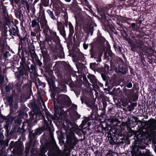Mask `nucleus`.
I'll list each match as a JSON object with an SVG mask.
<instances>
[{"instance_id":"nucleus-1","label":"nucleus","mask_w":156,"mask_h":156,"mask_svg":"<svg viewBox=\"0 0 156 156\" xmlns=\"http://www.w3.org/2000/svg\"><path fill=\"white\" fill-rule=\"evenodd\" d=\"M100 44L101 47L99 48V51H98L95 50L93 47H92L90 50V54L91 55V57L94 58L95 59H98L96 61L98 62H101V57L105 49L103 40H101Z\"/></svg>"},{"instance_id":"nucleus-2","label":"nucleus","mask_w":156,"mask_h":156,"mask_svg":"<svg viewBox=\"0 0 156 156\" xmlns=\"http://www.w3.org/2000/svg\"><path fill=\"white\" fill-rule=\"evenodd\" d=\"M56 100L59 106L62 108L69 107L71 104V101L69 97L64 94L58 95Z\"/></svg>"},{"instance_id":"nucleus-3","label":"nucleus","mask_w":156,"mask_h":156,"mask_svg":"<svg viewBox=\"0 0 156 156\" xmlns=\"http://www.w3.org/2000/svg\"><path fill=\"white\" fill-rule=\"evenodd\" d=\"M51 37L53 41L56 43L55 45L56 49L59 50V52L61 53H63V48L60 43V39L57 35L55 31L50 30Z\"/></svg>"},{"instance_id":"nucleus-4","label":"nucleus","mask_w":156,"mask_h":156,"mask_svg":"<svg viewBox=\"0 0 156 156\" xmlns=\"http://www.w3.org/2000/svg\"><path fill=\"white\" fill-rule=\"evenodd\" d=\"M66 139L67 144L71 148H73L74 146L77 144V139L75 137L74 134L73 132H71L67 135Z\"/></svg>"},{"instance_id":"nucleus-5","label":"nucleus","mask_w":156,"mask_h":156,"mask_svg":"<svg viewBox=\"0 0 156 156\" xmlns=\"http://www.w3.org/2000/svg\"><path fill=\"white\" fill-rule=\"evenodd\" d=\"M29 68L23 66L20 67L18 71V73L16 75V77L18 79L20 78H25L28 76V72Z\"/></svg>"},{"instance_id":"nucleus-6","label":"nucleus","mask_w":156,"mask_h":156,"mask_svg":"<svg viewBox=\"0 0 156 156\" xmlns=\"http://www.w3.org/2000/svg\"><path fill=\"white\" fill-rule=\"evenodd\" d=\"M48 152V155L50 156H67L64 151L62 152L57 147H55L52 150H49Z\"/></svg>"},{"instance_id":"nucleus-7","label":"nucleus","mask_w":156,"mask_h":156,"mask_svg":"<svg viewBox=\"0 0 156 156\" xmlns=\"http://www.w3.org/2000/svg\"><path fill=\"white\" fill-rule=\"evenodd\" d=\"M13 151L15 153L17 154L19 156L21 154L23 150V146L22 144L19 142H16L13 144Z\"/></svg>"},{"instance_id":"nucleus-8","label":"nucleus","mask_w":156,"mask_h":156,"mask_svg":"<svg viewBox=\"0 0 156 156\" xmlns=\"http://www.w3.org/2000/svg\"><path fill=\"white\" fill-rule=\"evenodd\" d=\"M50 129L48 123H47L46 121L44 119V123H43L42 127L41 128L37 129L35 131V133L37 135H40L42 133L43 131L45 129L49 131L50 130Z\"/></svg>"},{"instance_id":"nucleus-9","label":"nucleus","mask_w":156,"mask_h":156,"mask_svg":"<svg viewBox=\"0 0 156 156\" xmlns=\"http://www.w3.org/2000/svg\"><path fill=\"white\" fill-rule=\"evenodd\" d=\"M57 26L58 30L59 31L60 34L63 37L66 38V34L64 24L61 22L58 21L57 23Z\"/></svg>"},{"instance_id":"nucleus-10","label":"nucleus","mask_w":156,"mask_h":156,"mask_svg":"<svg viewBox=\"0 0 156 156\" xmlns=\"http://www.w3.org/2000/svg\"><path fill=\"white\" fill-rule=\"evenodd\" d=\"M33 114L32 113L30 115V118L31 120L34 119V116H36L37 114L40 112V110L39 108L36 105H34L33 107Z\"/></svg>"},{"instance_id":"nucleus-11","label":"nucleus","mask_w":156,"mask_h":156,"mask_svg":"<svg viewBox=\"0 0 156 156\" xmlns=\"http://www.w3.org/2000/svg\"><path fill=\"white\" fill-rule=\"evenodd\" d=\"M98 10L99 12L102 17H104L105 14L108 15L107 8L105 7H101L100 9H98Z\"/></svg>"},{"instance_id":"nucleus-12","label":"nucleus","mask_w":156,"mask_h":156,"mask_svg":"<svg viewBox=\"0 0 156 156\" xmlns=\"http://www.w3.org/2000/svg\"><path fill=\"white\" fill-rule=\"evenodd\" d=\"M134 42L138 46L139 49L140 50H143L144 49L143 45L144 42L142 40L135 39Z\"/></svg>"},{"instance_id":"nucleus-13","label":"nucleus","mask_w":156,"mask_h":156,"mask_svg":"<svg viewBox=\"0 0 156 156\" xmlns=\"http://www.w3.org/2000/svg\"><path fill=\"white\" fill-rule=\"evenodd\" d=\"M15 13L16 18H18L21 21L23 20V15L22 13V11L20 9L15 10Z\"/></svg>"},{"instance_id":"nucleus-14","label":"nucleus","mask_w":156,"mask_h":156,"mask_svg":"<svg viewBox=\"0 0 156 156\" xmlns=\"http://www.w3.org/2000/svg\"><path fill=\"white\" fill-rule=\"evenodd\" d=\"M46 117L47 119L48 120V121L45 119L44 118V119L46 121L47 123H48L49 124V126L50 127L51 126V119H52V116L48 112H46Z\"/></svg>"},{"instance_id":"nucleus-15","label":"nucleus","mask_w":156,"mask_h":156,"mask_svg":"<svg viewBox=\"0 0 156 156\" xmlns=\"http://www.w3.org/2000/svg\"><path fill=\"white\" fill-rule=\"evenodd\" d=\"M131 90L126 89H125V95L126 96V97L127 98V99L129 102H130L132 101L131 98L132 95L131 94Z\"/></svg>"},{"instance_id":"nucleus-16","label":"nucleus","mask_w":156,"mask_h":156,"mask_svg":"<svg viewBox=\"0 0 156 156\" xmlns=\"http://www.w3.org/2000/svg\"><path fill=\"white\" fill-rule=\"evenodd\" d=\"M31 26L33 28L37 27V29H40V26L39 23L37 21V20L35 19H34L31 21Z\"/></svg>"},{"instance_id":"nucleus-17","label":"nucleus","mask_w":156,"mask_h":156,"mask_svg":"<svg viewBox=\"0 0 156 156\" xmlns=\"http://www.w3.org/2000/svg\"><path fill=\"white\" fill-rule=\"evenodd\" d=\"M87 78L90 80V82L94 85H97V80L95 76L93 75H89L87 76Z\"/></svg>"},{"instance_id":"nucleus-18","label":"nucleus","mask_w":156,"mask_h":156,"mask_svg":"<svg viewBox=\"0 0 156 156\" xmlns=\"http://www.w3.org/2000/svg\"><path fill=\"white\" fill-rule=\"evenodd\" d=\"M85 103L87 107L92 108L94 105V104L92 100L89 98L86 99L85 101Z\"/></svg>"},{"instance_id":"nucleus-19","label":"nucleus","mask_w":156,"mask_h":156,"mask_svg":"<svg viewBox=\"0 0 156 156\" xmlns=\"http://www.w3.org/2000/svg\"><path fill=\"white\" fill-rule=\"evenodd\" d=\"M48 148V146L47 144L43 146L41 149V155H43L44 153L47 151Z\"/></svg>"},{"instance_id":"nucleus-20","label":"nucleus","mask_w":156,"mask_h":156,"mask_svg":"<svg viewBox=\"0 0 156 156\" xmlns=\"http://www.w3.org/2000/svg\"><path fill=\"white\" fill-rule=\"evenodd\" d=\"M131 41H129V43L131 44V50L134 52H135L136 51H137V48H138V46L136 45V44L134 43L132 44Z\"/></svg>"},{"instance_id":"nucleus-21","label":"nucleus","mask_w":156,"mask_h":156,"mask_svg":"<svg viewBox=\"0 0 156 156\" xmlns=\"http://www.w3.org/2000/svg\"><path fill=\"white\" fill-rule=\"evenodd\" d=\"M49 17L53 20H56L57 19L54 16L53 11L49 10H48L46 11Z\"/></svg>"},{"instance_id":"nucleus-22","label":"nucleus","mask_w":156,"mask_h":156,"mask_svg":"<svg viewBox=\"0 0 156 156\" xmlns=\"http://www.w3.org/2000/svg\"><path fill=\"white\" fill-rule=\"evenodd\" d=\"M30 54L32 59L33 61L37 60V59L38 58L37 55L35 53V51L34 50H32V51H31L30 52Z\"/></svg>"},{"instance_id":"nucleus-23","label":"nucleus","mask_w":156,"mask_h":156,"mask_svg":"<svg viewBox=\"0 0 156 156\" xmlns=\"http://www.w3.org/2000/svg\"><path fill=\"white\" fill-rule=\"evenodd\" d=\"M4 127L5 129V132L7 135V136L9 135L10 134L9 131L10 129V127L9 126V123H7L4 126Z\"/></svg>"},{"instance_id":"nucleus-24","label":"nucleus","mask_w":156,"mask_h":156,"mask_svg":"<svg viewBox=\"0 0 156 156\" xmlns=\"http://www.w3.org/2000/svg\"><path fill=\"white\" fill-rule=\"evenodd\" d=\"M40 29H37L36 27L33 29V31L31 32V35L33 37H36L38 34Z\"/></svg>"},{"instance_id":"nucleus-25","label":"nucleus","mask_w":156,"mask_h":156,"mask_svg":"<svg viewBox=\"0 0 156 156\" xmlns=\"http://www.w3.org/2000/svg\"><path fill=\"white\" fill-rule=\"evenodd\" d=\"M69 35L72 36L74 32L73 27L70 22L69 23Z\"/></svg>"},{"instance_id":"nucleus-26","label":"nucleus","mask_w":156,"mask_h":156,"mask_svg":"<svg viewBox=\"0 0 156 156\" xmlns=\"http://www.w3.org/2000/svg\"><path fill=\"white\" fill-rule=\"evenodd\" d=\"M4 15L3 16V17L6 21V23H9L10 22V20L8 14L7 13H5L4 11H3Z\"/></svg>"},{"instance_id":"nucleus-27","label":"nucleus","mask_w":156,"mask_h":156,"mask_svg":"<svg viewBox=\"0 0 156 156\" xmlns=\"http://www.w3.org/2000/svg\"><path fill=\"white\" fill-rule=\"evenodd\" d=\"M35 84L36 87L37 88H38V87L39 86H44V84L41 82L38 79L36 80Z\"/></svg>"},{"instance_id":"nucleus-28","label":"nucleus","mask_w":156,"mask_h":156,"mask_svg":"<svg viewBox=\"0 0 156 156\" xmlns=\"http://www.w3.org/2000/svg\"><path fill=\"white\" fill-rule=\"evenodd\" d=\"M41 4L44 6L47 7L49 6V0H41Z\"/></svg>"},{"instance_id":"nucleus-29","label":"nucleus","mask_w":156,"mask_h":156,"mask_svg":"<svg viewBox=\"0 0 156 156\" xmlns=\"http://www.w3.org/2000/svg\"><path fill=\"white\" fill-rule=\"evenodd\" d=\"M41 20L42 21L44 24H46L47 23V21L45 19V15L44 13L43 12L41 16Z\"/></svg>"},{"instance_id":"nucleus-30","label":"nucleus","mask_w":156,"mask_h":156,"mask_svg":"<svg viewBox=\"0 0 156 156\" xmlns=\"http://www.w3.org/2000/svg\"><path fill=\"white\" fill-rule=\"evenodd\" d=\"M36 135H37L36 134V133H35V132L34 133L30 134L29 137L30 141L31 142L35 138Z\"/></svg>"},{"instance_id":"nucleus-31","label":"nucleus","mask_w":156,"mask_h":156,"mask_svg":"<svg viewBox=\"0 0 156 156\" xmlns=\"http://www.w3.org/2000/svg\"><path fill=\"white\" fill-rule=\"evenodd\" d=\"M48 84L50 86H52L53 87L54 84V80L51 78H49L48 80Z\"/></svg>"},{"instance_id":"nucleus-32","label":"nucleus","mask_w":156,"mask_h":156,"mask_svg":"<svg viewBox=\"0 0 156 156\" xmlns=\"http://www.w3.org/2000/svg\"><path fill=\"white\" fill-rule=\"evenodd\" d=\"M41 52L44 58H47L48 54L47 50L45 49H41Z\"/></svg>"},{"instance_id":"nucleus-33","label":"nucleus","mask_w":156,"mask_h":156,"mask_svg":"<svg viewBox=\"0 0 156 156\" xmlns=\"http://www.w3.org/2000/svg\"><path fill=\"white\" fill-rule=\"evenodd\" d=\"M97 64L95 63H91L90 64V68L93 70H95L97 68Z\"/></svg>"},{"instance_id":"nucleus-34","label":"nucleus","mask_w":156,"mask_h":156,"mask_svg":"<svg viewBox=\"0 0 156 156\" xmlns=\"http://www.w3.org/2000/svg\"><path fill=\"white\" fill-rule=\"evenodd\" d=\"M147 124L150 126H153L155 123V122L154 119H152L149 120L147 122Z\"/></svg>"},{"instance_id":"nucleus-35","label":"nucleus","mask_w":156,"mask_h":156,"mask_svg":"<svg viewBox=\"0 0 156 156\" xmlns=\"http://www.w3.org/2000/svg\"><path fill=\"white\" fill-rule=\"evenodd\" d=\"M93 27V26H92L88 28L87 30V34H90L91 36L92 35L94 30Z\"/></svg>"},{"instance_id":"nucleus-36","label":"nucleus","mask_w":156,"mask_h":156,"mask_svg":"<svg viewBox=\"0 0 156 156\" xmlns=\"http://www.w3.org/2000/svg\"><path fill=\"white\" fill-rule=\"evenodd\" d=\"M9 29H11L12 31L18 34L19 30L17 26H14V27H12L11 28H10Z\"/></svg>"},{"instance_id":"nucleus-37","label":"nucleus","mask_w":156,"mask_h":156,"mask_svg":"<svg viewBox=\"0 0 156 156\" xmlns=\"http://www.w3.org/2000/svg\"><path fill=\"white\" fill-rule=\"evenodd\" d=\"M60 88L62 92L66 91V86L64 84H62L60 86Z\"/></svg>"},{"instance_id":"nucleus-38","label":"nucleus","mask_w":156,"mask_h":156,"mask_svg":"<svg viewBox=\"0 0 156 156\" xmlns=\"http://www.w3.org/2000/svg\"><path fill=\"white\" fill-rule=\"evenodd\" d=\"M8 101L9 106H11L12 105L13 98L12 97H9L8 98Z\"/></svg>"},{"instance_id":"nucleus-39","label":"nucleus","mask_w":156,"mask_h":156,"mask_svg":"<svg viewBox=\"0 0 156 156\" xmlns=\"http://www.w3.org/2000/svg\"><path fill=\"white\" fill-rule=\"evenodd\" d=\"M0 119H3L4 120H8V118L6 116L3 115L1 113V110L0 109Z\"/></svg>"},{"instance_id":"nucleus-40","label":"nucleus","mask_w":156,"mask_h":156,"mask_svg":"<svg viewBox=\"0 0 156 156\" xmlns=\"http://www.w3.org/2000/svg\"><path fill=\"white\" fill-rule=\"evenodd\" d=\"M29 124L27 122H25L23 123V124L22 125V127L23 128H24L26 126V129H27L28 128Z\"/></svg>"},{"instance_id":"nucleus-41","label":"nucleus","mask_w":156,"mask_h":156,"mask_svg":"<svg viewBox=\"0 0 156 156\" xmlns=\"http://www.w3.org/2000/svg\"><path fill=\"white\" fill-rule=\"evenodd\" d=\"M4 81V77L0 74V85H2Z\"/></svg>"},{"instance_id":"nucleus-42","label":"nucleus","mask_w":156,"mask_h":156,"mask_svg":"<svg viewBox=\"0 0 156 156\" xmlns=\"http://www.w3.org/2000/svg\"><path fill=\"white\" fill-rule=\"evenodd\" d=\"M9 32H10V35L12 36V35L15 36H18V34L14 32H13L12 31V30L11 29H9Z\"/></svg>"},{"instance_id":"nucleus-43","label":"nucleus","mask_w":156,"mask_h":156,"mask_svg":"<svg viewBox=\"0 0 156 156\" xmlns=\"http://www.w3.org/2000/svg\"><path fill=\"white\" fill-rule=\"evenodd\" d=\"M10 55V54L9 52L7 51H6L4 54L3 56L4 58H7Z\"/></svg>"},{"instance_id":"nucleus-44","label":"nucleus","mask_w":156,"mask_h":156,"mask_svg":"<svg viewBox=\"0 0 156 156\" xmlns=\"http://www.w3.org/2000/svg\"><path fill=\"white\" fill-rule=\"evenodd\" d=\"M151 133L152 136H156V126L154 129L152 131Z\"/></svg>"},{"instance_id":"nucleus-45","label":"nucleus","mask_w":156,"mask_h":156,"mask_svg":"<svg viewBox=\"0 0 156 156\" xmlns=\"http://www.w3.org/2000/svg\"><path fill=\"white\" fill-rule=\"evenodd\" d=\"M128 99H126V100H123L122 101V105L124 107H126L128 105V102L127 101Z\"/></svg>"},{"instance_id":"nucleus-46","label":"nucleus","mask_w":156,"mask_h":156,"mask_svg":"<svg viewBox=\"0 0 156 156\" xmlns=\"http://www.w3.org/2000/svg\"><path fill=\"white\" fill-rule=\"evenodd\" d=\"M18 131L22 134L25 131V130L24 128H23L22 127V128H18Z\"/></svg>"},{"instance_id":"nucleus-47","label":"nucleus","mask_w":156,"mask_h":156,"mask_svg":"<svg viewBox=\"0 0 156 156\" xmlns=\"http://www.w3.org/2000/svg\"><path fill=\"white\" fill-rule=\"evenodd\" d=\"M35 61L37 63V64L39 66H41L42 65V63L41 62L38 58L37 59V60H35Z\"/></svg>"},{"instance_id":"nucleus-48","label":"nucleus","mask_w":156,"mask_h":156,"mask_svg":"<svg viewBox=\"0 0 156 156\" xmlns=\"http://www.w3.org/2000/svg\"><path fill=\"white\" fill-rule=\"evenodd\" d=\"M74 115H75V116L76 117V118L79 119V118L80 117V115L77 112H75L74 113Z\"/></svg>"},{"instance_id":"nucleus-49","label":"nucleus","mask_w":156,"mask_h":156,"mask_svg":"<svg viewBox=\"0 0 156 156\" xmlns=\"http://www.w3.org/2000/svg\"><path fill=\"white\" fill-rule=\"evenodd\" d=\"M7 28H5L3 29L2 32V33L3 34V35L5 36H6L7 34Z\"/></svg>"},{"instance_id":"nucleus-50","label":"nucleus","mask_w":156,"mask_h":156,"mask_svg":"<svg viewBox=\"0 0 156 156\" xmlns=\"http://www.w3.org/2000/svg\"><path fill=\"white\" fill-rule=\"evenodd\" d=\"M10 87L9 86H6L5 87V90L7 92H9L10 90Z\"/></svg>"},{"instance_id":"nucleus-51","label":"nucleus","mask_w":156,"mask_h":156,"mask_svg":"<svg viewBox=\"0 0 156 156\" xmlns=\"http://www.w3.org/2000/svg\"><path fill=\"white\" fill-rule=\"evenodd\" d=\"M136 24L135 23H131V25L129 26V27L131 28H136Z\"/></svg>"},{"instance_id":"nucleus-52","label":"nucleus","mask_w":156,"mask_h":156,"mask_svg":"<svg viewBox=\"0 0 156 156\" xmlns=\"http://www.w3.org/2000/svg\"><path fill=\"white\" fill-rule=\"evenodd\" d=\"M86 99L87 98H86L85 97L81 98L80 99L81 101L82 104H83L84 102L85 103V101L86 100Z\"/></svg>"},{"instance_id":"nucleus-53","label":"nucleus","mask_w":156,"mask_h":156,"mask_svg":"<svg viewBox=\"0 0 156 156\" xmlns=\"http://www.w3.org/2000/svg\"><path fill=\"white\" fill-rule=\"evenodd\" d=\"M138 98V97L136 95H135L133 96V101H136Z\"/></svg>"},{"instance_id":"nucleus-54","label":"nucleus","mask_w":156,"mask_h":156,"mask_svg":"<svg viewBox=\"0 0 156 156\" xmlns=\"http://www.w3.org/2000/svg\"><path fill=\"white\" fill-rule=\"evenodd\" d=\"M4 136L3 135L2 133H0V141H2V140L4 138Z\"/></svg>"},{"instance_id":"nucleus-55","label":"nucleus","mask_w":156,"mask_h":156,"mask_svg":"<svg viewBox=\"0 0 156 156\" xmlns=\"http://www.w3.org/2000/svg\"><path fill=\"white\" fill-rule=\"evenodd\" d=\"M126 86L129 88H131L132 87V84L130 82L127 84Z\"/></svg>"},{"instance_id":"nucleus-56","label":"nucleus","mask_w":156,"mask_h":156,"mask_svg":"<svg viewBox=\"0 0 156 156\" xmlns=\"http://www.w3.org/2000/svg\"><path fill=\"white\" fill-rule=\"evenodd\" d=\"M15 123L16 125L17 126L20 125V120L19 119H17Z\"/></svg>"},{"instance_id":"nucleus-57","label":"nucleus","mask_w":156,"mask_h":156,"mask_svg":"<svg viewBox=\"0 0 156 156\" xmlns=\"http://www.w3.org/2000/svg\"><path fill=\"white\" fill-rule=\"evenodd\" d=\"M71 107L74 110H75L77 109V105L73 104L72 105Z\"/></svg>"},{"instance_id":"nucleus-58","label":"nucleus","mask_w":156,"mask_h":156,"mask_svg":"<svg viewBox=\"0 0 156 156\" xmlns=\"http://www.w3.org/2000/svg\"><path fill=\"white\" fill-rule=\"evenodd\" d=\"M108 55L111 57H112L113 56V54L112 51H108Z\"/></svg>"},{"instance_id":"nucleus-59","label":"nucleus","mask_w":156,"mask_h":156,"mask_svg":"<svg viewBox=\"0 0 156 156\" xmlns=\"http://www.w3.org/2000/svg\"><path fill=\"white\" fill-rule=\"evenodd\" d=\"M83 47L86 50L87 49L88 47V45L87 44H86L85 43H84L83 44Z\"/></svg>"},{"instance_id":"nucleus-60","label":"nucleus","mask_w":156,"mask_h":156,"mask_svg":"<svg viewBox=\"0 0 156 156\" xmlns=\"http://www.w3.org/2000/svg\"><path fill=\"white\" fill-rule=\"evenodd\" d=\"M101 77L104 80H106V76L105 74L102 73L101 74Z\"/></svg>"},{"instance_id":"nucleus-61","label":"nucleus","mask_w":156,"mask_h":156,"mask_svg":"<svg viewBox=\"0 0 156 156\" xmlns=\"http://www.w3.org/2000/svg\"><path fill=\"white\" fill-rule=\"evenodd\" d=\"M112 5H108L106 7V8H107V9L108 11V10L112 8Z\"/></svg>"},{"instance_id":"nucleus-62","label":"nucleus","mask_w":156,"mask_h":156,"mask_svg":"<svg viewBox=\"0 0 156 156\" xmlns=\"http://www.w3.org/2000/svg\"><path fill=\"white\" fill-rule=\"evenodd\" d=\"M35 66L34 65H31L30 66V69L32 70H34L35 69Z\"/></svg>"},{"instance_id":"nucleus-63","label":"nucleus","mask_w":156,"mask_h":156,"mask_svg":"<svg viewBox=\"0 0 156 156\" xmlns=\"http://www.w3.org/2000/svg\"><path fill=\"white\" fill-rule=\"evenodd\" d=\"M18 108V104L17 103L15 104L14 105V108L16 110Z\"/></svg>"},{"instance_id":"nucleus-64","label":"nucleus","mask_w":156,"mask_h":156,"mask_svg":"<svg viewBox=\"0 0 156 156\" xmlns=\"http://www.w3.org/2000/svg\"><path fill=\"white\" fill-rule=\"evenodd\" d=\"M21 60L23 63L25 62V58L23 55L22 56V58H21Z\"/></svg>"}]
</instances>
